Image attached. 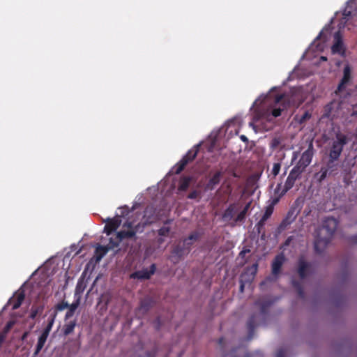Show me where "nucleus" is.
<instances>
[{"instance_id":"obj_52","label":"nucleus","mask_w":357,"mask_h":357,"mask_svg":"<svg viewBox=\"0 0 357 357\" xmlns=\"http://www.w3.org/2000/svg\"><path fill=\"white\" fill-rule=\"evenodd\" d=\"M249 326H250V328H251V327H252V323H251V322H250V323H249Z\"/></svg>"},{"instance_id":"obj_50","label":"nucleus","mask_w":357,"mask_h":357,"mask_svg":"<svg viewBox=\"0 0 357 357\" xmlns=\"http://www.w3.org/2000/svg\"><path fill=\"white\" fill-rule=\"evenodd\" d=\"M321 59L322 60H324V61H326V59H327L326 56H321Z\"/></svg>"},{"instance_id":"obj_47","label":"nucleus","mask_w":357,"mask_h":357,"mask_svg":"<svg viewBox=\"0 0 357 357\" xmlns=\"http://www.w3.org/2000/svg\"><path fill=\"white\" fill-rule=\"evenodd\" d=\"M27 334H28V333H24V335H23V336H22V339H23V340H24V339H25V338L26 337Z\"/></svg>"},{"instance_id":"obj_9","label":"nucleus","mask_w":357,"mask_h":357,"mask_svg":"<svg viewBox=\"0 0 357 357\" xmlns=\"http://www.w3.org/2000/svg\"><path fill=\"white\" fill-rule=\"evenodd\" d=\"M334 39L335 43L331 47L332 52L333 54H338L342 56H345L346 49L339 31L335 33Z\"/></svg>"},{"instance_id":"obj_16","label":"nucleus","mask_w":357,"mask_h":357,"mask_svg":"<svg viewBox=\"0 0 357 357\" xmlns=\"http://www.w3.org/2000/svg\"><path fill=\"white\" fill-rule=\"evenodd\" d=\"M273 212V206L272 205L268 206L266 207V211L261 218V219L258 222L257 225L258 227H262L264 226L265 222L270 218L271 214Z\"/></svg>"},{"instance_id":"obj_49","label":"nucleus","mask_w":357,"mask_h":357,"mask_svg":"<svg viewBox=\"0 0 357 357\" xmlns=\"http://www.w3.org/2000/svg\"><path fill=\"white\" fill-rule=\"evenodd\" d=\"M291 79H292L291 75H289V77L287 78V81L289 82V81H291Z\"/></svg>"},{"instance_id":"obj_37","label":"nucleus","mask_w":357,"mask_h":357,"mask_svg":"<svg viewBox=\"0 0 357 357\" xmlns=\"http://www.w3.org/2000/svg\"><path fill=\"white\" fill-rule=\"evenodd\" d=\"M310 117V115L308 112H305L303 116H302V119L301 120V121H305V119H309Z\"/></svg>"},{"instance_id":"obj_2","label":"nucleus","mask_w":357,"mask_h":357,"mask_svg":"<svg viewBox=\"0 0 357 357\" xmlns=\"http://www.w3.org/2000/svg\"><path fill=\"white\" fill-rule=\"evenodd\" d=\"M154 211L152 207H147L144 211V215L141 222L136 219L129 218L123 225L121 230L109 238V242L106 246H98L96 250V260L100 261L109 250L119 246L124 240H133L137 233L143 231L145 225L153 222L156 218L153 215Z\"/></svg>"},{"instance_id":"obj_34","label":"nucleus","mask_w":357,"mask_h":357,"mask_svg":"<svg viewBox=\"0 0 357 357\" xmlns=\"http://www.w3.org/2000/svg\"><path fill=\"white\" fill-rule=\"evenodd\" d=\"M276 357H285V351L284 350H279L276 354Z\"/></svg>"},{"instance_id":"obj_14","label":"nucleus","mask_w":357,"mask_h":357,"mask_svg":"<svg viewBox=\"0 0 357 357\" xmlns=\"http://www.w3.org/2000/svg\"><path fill=\"white\" fill-rule=\"evenodd\" d=\"M311 266L306 263L303 259H301L298 263V273L301 278H304L309 273Z\"/></svg>"},{"instance_id":"obj_40","label":"nucleus","mask_w":357,"mask_h":357,"mask_svg":"<svg viewBox=\"0 0 357 357\" xmlns=\"http://www.w3.org/2000/svg\"><path fill=\"white\" fill-rule=\"evenodd\" d=\"M227 192L230 195L231 194L232 189L230 186V185H227Z\"/></svg>"},{"instance_id":"obj_32","label":"nucleus","mask_w":357,"mask_h":357,"mask_svg":"<svg viewBox=\"0 0 357 357\" xmlns=\"http://www.w3.org/2000/svg\"><path fill=\"white\" fill-rule=\"evenodd\" d=\"M79 305V302L76 301L75 303H72L70 305H68V309H70L73 312H75L76 309L77 308Z\"/></svg>"},{"instance_id":"obj_28","label":"nucleus","mask_w":357,"mask_h":357,"mask_svg":"<svg viewBox=\"0 0 357 357\" xmlns=\"http://www.w3.org/2000/svg\"><path fill=\"white\" fill-rule=\"evenodd\" d=\"M169 228L168 227L165 226L159 229L158 233L161 236H165L169 233Z\"/></svg>"},{"instance_id":"obj_6","label":"nucleus","mask_w":357,"mask_h":357,"mask_svg":"<svg viewBox=\"0 0 357 357\" xmlns=\"http://www.w3.org/2000/svg\"><path fill=\"white\" fill-rule=\"evenodd\" d=\"M119 210L121 211L120 215H117L113 218H107L104 220V222H107L104 228V232L107 236L111 235L112 231L116 230V229L120 226L122 222L121 216L127 215L128 211L126 208H120Z\"/></svg>"},{"instance_id":"obj_30","label":"nucleus","mask_w":357,"mask_h":357,"mask_svg":"<svg viewBox=\"0 0 357 357\" xmlns=\"http://www.w3.org/2000/svg\"><path fill=\"white\" fill-rule=\"evenodd\" d=\"M320 173H321L320 180H324L327 176L328 168L322 167L321 169Z\"/></svg>"},{"instance_id":"obj_3","label":"nucleus","mask_w":357,"mask_h":357,"mask_svg":"<svg viewBox=\"0 0 357 357\" xmlns=\"http://www.w3.org/2000/svg\"><path fill=\"white\" fill-rule=\"evenodd\" d=\"M337 227V222L333 218L324 220L322 226L316 232L314 248L317 252H321L323 248L328 243L331 236Z\"/></svg>"},{"instance_id":"obj_18","label":"nucleus","mask_w":357,"mask_h":357,"mask_svg":"<svg viewBox=\"0 0 357 357\" xmlns=\"http://www.w3.org/2000/svg\"><path fill=\"white\" fill-rule=\"evenodd\" d=\"M47 339V336H45L43 334L40 335V336L38 338V342H37V345H36V351H35V355L38 354V353L43 349Z\"/></svg>"},{"instance_id":"obj_55","label":"nucleus","mask_w":357,"mask_h":357,"mask_svg":"<svg viewBox=\"0 0 357 357\" xmlns=\"http://www.w3.org/2000/svg\"><path fill=\"white\" fill-rule=\"evenodd\" d=\"M241 290H243V285L241 286Z\"/></svg>"},{"instance_id":"obj_12","label":"nucleus","mask_w":357,"mask_h":357,"mask_svg":"<svg viewBox=\"0 0 357 357\" xmlns=\"http://www.w3.org/2000/svg\"><path fill=\"white\" fill-rule=\"evenodd\" d=\"M155 271V264H152L149 268H144L141 271H136L130 275V278L133 279L146 280L153 275Z\"/></svg>"},{"instance_id":"obj_11","label":"nucleus","mask_w":357,"mask_h":357,"mask_svg":"<svg viewBox=\"0 0 357 357\" xmlns=\"http://www.w3.org/2000/svg\"><path fill=\"white\" fill-rule=\"evenodd\" d=\"M25 298V291L23 287L20 288L8 302V305H12L13 310L17 309Z\"/></svg>"},{"instance_id":"obj_42","label":"nucleus","mask_w":357,"mask_h":357,"mask_svg":"<svg viewBox=\"0 0 357 357\" xmlns=\"http://www.w3.org/2000/svg\"><path fill=\"white\" fill-rule=\"evenodd\" d=\"M241 139L242 141H243L245 142L248 141V138L245 135H241Z\"/></svg>"},{"instance_id":"obj_24","label":"nucleus","mask_w":357,"mask_h":357,"mask_svg":"<svg viewBox=\"0 0 357 357\" xmlns=\"http://www.w3.org/2000/svg\"><path fill=\"white\" fill-rule=\"evenodd\" d=\"M14 324L15 321H8L4 328L3 333L0 335H4L6 337L7 333L12 328Z\"/></svg>"},{"instance_id":"obj_21","label":"nucleus","mask_w":357,"mask_h":357,"mask_svg":"<svg viewBox=\"0 0 357 357\" xmlns=\"http://www.w3.org/2000/svg\"><path fill=\"white\" fill-rule=\"evenodd\" d=\"M221 173L220 172H216L209 181V185L213 187L218 184L220 181Z\"/></svg>"},{"instance_id":"obj_48","label":"nucleus","mask_w":357,"mask_h":357,"mask_svg":"<svg viewBox=\"0 0 357 357\" xmlns=\"http://www.w3.org/2000/svg\"><path fill=\"white\" fill-rule=\"evenodd\" d=\"M270 89L275 90V89H280V88H279V87H277V86H273V87H271Z\"/></svg>"},{"instance_id":"obj_10","label":"nucleus","mask_w":357,"mask_h":357,"mask_svg":"<svg viewBox=\"0 0 357 357\" xmlns=\"http://www.w3.org/2000/svg\"><path fill=\"white\" fill-rule=\"evenodd\" d=\"M199 146V145H197L190 150L183 158L175 171L176 174H179L183 169L184 167L188 164V162L192 160L195 158L198 152Z\"/></svg>"},{"instance_id":"obj_4","label":"nucleus","mask_w":357,"mask_h":357,"mask_svg":"<svg viewBox=\"0 0 357 357\" xmlns=\"http://www.w3.org/2000/svg\"><path fill=\"white\" fill-rule=\"evenodd\" d=\"M348 142L347 137L342 132L336 134L335 138L333 139L330 152V160L328 162V168L332 167V163L337 160L341 155L344 146Z\"/></svg>"},{"instance_id":"obj_46","label":"nucleus","mask_w":357,"mask_h":357,"mask_svg":"<svg viewBox=\"0 0 357 357\" xmlns=\"http://www.w3.org/2000/svg\"><path fill=\"white\" fill-rule=\"evenodd\" d=\"M248 252H249V250H248ZM246 252H247V250L241 251L240 255H243L245 254Z\"/></svg>"},{"instance_id":"obj_1","label":"nucleus","mask_w":357,"mask_h":357,"mask_svg":"<svg viewBox=\"0 0 357 357\" xmlns=\"http://www.w3.org/2000/svg\"><path fill=\"white\" fill-rule=\"evenodd\" d=\"M290 103V100L285 96H261L252 105L254 117L250 126L254 130L261 128L268 130L271 126L265 125V122H272L275 118L280 116L281 112L286 109Z\"/></svg>"},{"instance_id":"obj_39","label":"nucleus","mask_w":357,"mask_h":357,"mask_svg":"<svg viewBox=\"0 0 357 357\" xmlns=\"http://www.w3.org/2000/svg\"><path fill=\"white\" fill-rule=\"evenodd\" d=\"M196 196H197V192H193L190 193V194L188 195V197H189L190 199H194V198H195V197H196Z\"/></svg>"},{"instance_id":"obj_25","label":"nucleus","mask_w":357,"mask_h":357,"mask_svg":"<svg viewBox=\"0 0 357 357\" xmlns=\"http://www.w3.org/2000/svg\"><path fill=\"white\" fill-rule=\"evenodd\" d=\"M280 163H274L273 164V168H272V170H271V174L275 176H277L279 172H280Z\"/></svg>"},{"instance_id":"obj_13","label":"nucleus","mask_w":357,"mask_h":357,"mask_svg":"<svg viewBox=\"0 0 357 357\" xmlns=\"http://www.w3.org/2000/svg\"><path fill=\"white\" fill-rule=\"evenodd\" d=\"M236 208H237V204H231L227 209L224 212L222 215V220L225 222H229L231 220L234 221V219L236 218Z\"/></svg>"},{"instance_id":"obj_23","label":"nucleus","mask_w":357,"mask_h":357,"mask_svg":"<svg viewBox=\"0 0 357 357\" xmlns=\"http://www.w3.org/2000/svg\"><path fill=\"white\" fill-rule=\"evenodd\" d=\"M247 211H245V210H242L236 217V218L234 219V222L236 223V222H243L245 218V215L247 214Z\"/></svg>"},{"instance_id":"obj_19","label":"nucleus","mask_w":357,"mask_h":357,"mask_svg":"<svg viewBox=\"0 0 357 357\" xmlns=\"http://www.w3.org/2000/svg\"><path fill=\"white\" fill-rule=\"evenodd\" d=\"M191 180V177H183V178H181L178 190L182 191L185 190L188 188Z\"/></svg>"},{"instance_id":"obj_22","label":"nucleus","mask_w":357,"mask_h":357,"mask_svg":"<svg viewBox=\"0 0 357 357\" xmlns=\"http://www.w3.org/2000/svg\"><path fill=\"white\" fill-rule=\"evenodd\" d=\"M54 321V316L53 317H52L51 319L49 321L48 324L47 325L46 328L44 329V331L42 333L43 335L48 337L50 332L52 330Z\"/></svg>"},{"instance_id":"obj_36","label":"nucleus","mask_w":357,"mask_h":357,"mask_svg":"<svg viewBox=\"0 0 357 357\" xmlns=\"http://www.w3.org/2000/svg\"><path fill=\"white\" fill-rule=\"evenodd\" d=\"M73 314H74V312H73L70 309H68V310L66 314V318L68 319V318L71 317L73 315Z\"/></svg>"},{"instance_id":"obj_15","label":"nucleus","mask_w":357,"mask_h":357,"mask_svg":"<svg viewBox=\"0 0 357 357\" xmlns=\"http://www.w3.org/2000/svg\"><path fill=\"white\" fill-rule=\"evenodd\" d=\"M284 262V257L282 255H278L272 263V273L273 275H277Z\"/></svg>"},{"instance_id":"obj_45","label":"nucleus","mask_w":357,"mask_h":357,"mask_svg":"<svg viewBox=\"0 0 357 357\" xmlns=\"http://www.w3.org/2000/svg\"><path fill=\"white\" fill-rule=\"evenodd\" d=\"M81 289V284L79 282L77 285V287H76V290L78 291Z\"/></svg>"},{"instance_id":"obj_29","label":"nucleus","mask_w":357,"mask_h":357,"mask_svg":"<svg viewBox=\"0 0 357 357\" xmlns=\"http://www.w3.org/2000/svg\"><path fill=\"white\" fill-rule=\"evenodd\" d=\"M68 307V303H66V302H62L61 303H59L56 308L59 311H62L65 309H67Z\"/></svg>"},{"instance_id":"obj_33","label":"nucleus","mask_w":357,"mask_h":357,"mask_svg":"<svg viewBox=\"0 0 357 357\" xmlns=\"http://www.w3.org/2000/svg\"><path fill=\"white\" fill-rule=\"evenodd\" d=\"M108 298L107 296H102L100 300V303L105 302V305L107 304Z\"/></svg>"},{"instance_id":"obj_38","label":"nucleus","mask_w":357,"mask_h":357,"mask_svg":"<svg viewBox=\"0 0 357 357\" xmlns=\"http://www.w3.org/2000/svg\"><path fill=\"white\" fill-rule=\"evenodd\" d=\"M343 15L345 16V17H347L351 15V13L350 11H348L347 10H344Z\"/></svg>"},{"instance_id":"obj_27","label":"nucleus","mask_w":357,"mask_h":357,"mask_svg":"<svg viewBox=\"0 0 357 357\" xmlns=\"http://www.w3.org/2000/svg\"><path fill=\"white\" fill-rule=\"evenodd\" d=\"M326 39H327V36H325V34L324 33V31H322L319 33V34L315 38L314 43H317V41H318V40H322L323 42H325L326 40Z\"/></svg>"},{"instance_id":"obj_26","label":"nucleus","mask_w":357,"mask_h":357,"mask_svg":"<svg viewBox=\"0 0 357 357\" xmlns=\"http://www.w3.org/2000/svg\"><path fill=\"white\" fill-rule=\"evenodd\" d=\"M271 147L273 149L277 148L280 144V139L278 137L273 138L271 142Z\"/></svg>"},{"instance_id":"obj_53","label":"nucleus","mask_w":357,"mask_h":357,"mask_svg":"<svg viewBox=\"0 0 357 357\" xmlns=\"http://www.w3.org/2000/svg\"><path fill=\"white\" fill-rule=\"evenodd\" d=\"M233 175H234V176H235V177H236V176H238L236 175V173H234V174H233Z\"/></svg>"},{"instance_id":"obj_41","label":"nucleus","mask_w":357,"mask_h":357,"mask_svg":"<svg viewBox=\"0 0 357 357\" xmlns=\"http://www.w3.org/2000/svg\"><path fill=\"white\" fill-rule=\"evenodd\" d=\"M250 204H251V202H248V203H247V204H246V205L245 206V207L243 208V210H245V211H248V209H249V208H250Z\"/></svg>"},{"instance_id":"obj_54","label":"nucleus","mask_w":357,"mask_h":357,"mask_svg":"<svg viewBox=\"0 0 357 357\" xmlns=\"http://www.w3.org/2000/svg\"><path fill=\"white\" fill-rule=\"evenodd\" d=\"M188 243H192V244L194 243L192 241H189Z\"/></svg>"},{"instance_id":"obj_5","label":"nucleus","mask_w":357,"mask_h":357,"mask_svg":"<svg viewBox=\"0 0 357 357\" xmlns=\"http://www.w3.org/2000/svg\"><path fill=\"white\" fill-rule=\"evenodd\" d=\"M301 173L299 171L296 170L295 169H292L289 172V176L287 178L285 183L282 185V183L278 184L276 188L275 189V195L278 197L273 200V204H275L278 202V199L284 195L289 190H290L294 185L296 179L300 176Z\"/></svg>"},{"instance_id":"obj_35","label":"nucleus","mask_w":357,"mask_h":357,"mask_svg":"<svg viewBox=\"0 0 357 357\" xmlns=\"http://www.w3.org/2000/svg\"><path fill=\"white\" fill-rule=\"evenodd\" d=\"M257 264H254L250 269L252 274H255L257 272Z\"/></svg>"},{"instance_id":"obj_44","label":"nucleus","mask_w":357,"mask_h":357,"mask_svg":"<svg viewBox=\"0 0 357 357\" xmlns=\"http://www.w3.org/2000/svg\"><path fill=\"white\" fill-rule=\"evenodd\" d=\"M353 241L354 243H357V234L353 237Z\"/></svg>"},{"instance_id":"obj_51","label":"nucleus","mask_w":357,"mask_h":357,"mask_svg":"<svg viewBox=\"0 0 357 357\" xmlns=\"http://www.w3.org/2000/svg\"><path fill=\"white\" fill-rule=\"evenodd\" d=\"M182 252H183V250H180V252H178V254L179 255H181Z\"/></svg>"},{"instance_id":"obj_20","label":"nucleus","mask_w":357,"mask_h":357,"mask_svg":"<svg viewBox=\"0 0 357 357\" xmlns=\"http://www.w3.org/2000/svg\"><path fill=\"white\" fill-rule=\"evenodd\" d=\"M75 321H69L68 324H66L65 325V327H64V334L65 335H69L70 334L74 328H75Z\"/></svg>"},{"instance_id":"obj_43","label":"nucleus","mask_w":357,"mask_h":357,"mask_svg":"<svg viewBox=\"0 0 357 357\" xmlns=\"http://www.w3.org/2000/svg\"><path fill=\"white\" fill-rule=\"evenodd\" d=\"M289 89L295 90V89H301V88L297 87V86H291L289 87Z\"/></svg>"},{"instance_id":"obj_8","label":"nucleus","mask_w":357,"mask_h":357,"mask_svg":"<svg viewBox=\"0 0 357 357\" xmlns=\"http://www.w3.org/2000/svg\"><path fill=\"white\" fill-rule=\"evenodd\" d=\"M352 70L349 63H347L343 69V76L338 84L336 89H345L352 81Z\"/></svg>"},{"instance_id":"obj_7","label":"nucleus","mask_w":357,"mask_h":357,"mask_svg":"<svg viewBox=\"0 0 357 357\" xmlns=\"http://www.w3.org/2000/svg\"><path fill=\"white\" fill-rule=\"evenodd\" d=\"M313 155V146L312 144H310L308 149L303 153L300 160H298L297 165L294 167V169L299 171L300 173H302L305 169L310 164Z\"/></svg>"},{"instance_id":"obj_31","label":"nucleus","mask_w":357,"mask_h":357,"mask_svg":"<svg viewBox=\"0 0 357 357\" xmlns=\"http://www.w3.org/2000/svg\"><path fill=\"white\" fill-rule=\"evenodd\" d=\"M39 310H40V309L39 307H37V308L33 307L31 309V315H30L31 318L34 319L36 317L37 314L38 313Z\"/></svg>"},{"instance_id":"obj_17","label":"nucleus","mask_w":357,"mask_h":357,"mask_svg":"<svg viewBox=\"0 0 357 357\" xmlns=\"http://www.w3.org/2000/svg\"><path fill=\"white\" fill-rule=\"evenodd\" d=\"M199 237V234L197 232H194L191 234L187 238H185L183 241V249H188L190 246L192 245V243H188L189 241H192L195 242Z\"/></svg>"}]
</instances>
